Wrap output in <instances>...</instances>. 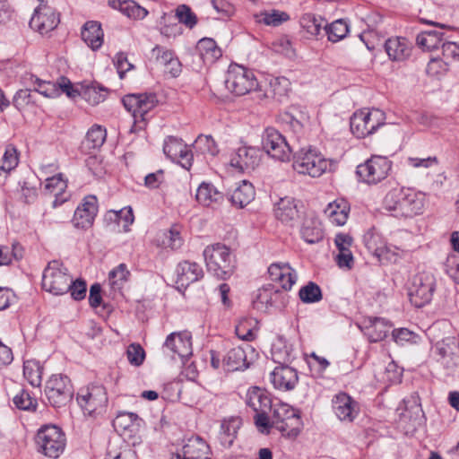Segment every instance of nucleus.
Returning a JSON list of instances; mask_svg holds the SVG:
<instances>
[{
  "mask_svg": "<svg viewBox=\"0 0 459 459\" xmlns=\"http://www.w3.org/2000/svg\"><path fill=\"white\" fill-rule=\"evenodd\" d=\"M151 53L152 57L154 59L157 65L163 68L169 65V61H171L172 57L175 56V53L172 50L158 45L152 49Z\"/></svg>",
  "mask_w": 459,
  "mask_h": 459,
  "instance_id": "nucleus-55",
  "label": "nucleus"
},
{
  "mask_svg": "<svg viewBox=\"0 0 459 459\" xmlns=\"http://www.w3.org/2000/svg\"><path fill=\"white\" fill-rule=\"evenodd\" d=\"M324 212L333 223L342 226L347 221L350 205L345 199H336L328 204Z\"/></svg>",
  "mask_w": 459,
  "mask_h": 459,
  "instance_id": "nucleus-40",
  "label": "nucleus"
},
{
  "mask_svg": "<svg viewBox=\"0 0 459 459\" xmlns=\"http://www.w3.org/2000/svg\"><path fill=\"white\" fill-rule=\"evenodd\" d=\"M82 39L93 51L98 50L103 44L104 33L100 22L95 21L87 22L82 29Z\"/></svg>",
  "mask_w": 459,
  "mask_h": 459,
  "instance_id": "nucleus-35",
  "label": "nucleus"
},
{
  "mask_svg": "<svg viewBox=\"0 0 459 459\" xmlns=\"http://www.w3.org/2000/svg\"><path fill=\"white\" fill-rule=\"evenodd\" d=\"M384 118V113L377 108L360 110L351 117V131L357 138H364L374 134L383 126Z\"/></svg>",
  "mask_w": 459,
  "mask_h": 459,
  "instance_id": "nucleus-13",
  "label": "nucleus"
},
{
  "mask_svg": "<svg viewBox=\"0 0 459 459\" xmlns=\"http://www.w3.org/2000/svg\"><path fill=\"white\" fill-rule=\"evenodd\" d=\"M226 88L237 96H242L258 87L254 72L237 64L229 66L226 79Z\"/></svg>",
  "mask_w": 459,
  "mask_h": 459,
  "instance_id": "nucleus-11",
  "label": "nucleus"
},
{
  "mask_svg": "<svg viewBox=\"0 0 459 459\" xmlns=\"http://www.w3.org/2000/svg\"><path fill=\"white\" fill-rule=\"evenodd\" d=\"M178 22L192 29L197 23V17L192 12L189 6L186 4L179 5L176 10L175 15Z\"/></svg>",
  "mask_w": 459,
  "mask_h": 459,
  "instance_id": "nucleus-54",
  "label": "nucleus"
},
{
  "mask_svg": "<svg viewBox=\"0 0 459 459\" xmlns=\"http://www.w3.org/2000/svg\"><path fill=\"white\" fill-rule=\"evenodd\" d=\"M108 5L134 20H142L148 14V11L134 0H108Z\"/></svg>",
  "mask_w": 459,
  "mask_h": 459,
  "instance_id": "nucleus-38",
  "label": "nucleus"
},
{
  "mask_svg": "<svg viewBox=\"0 0 459 459\" xmlns=\"http://www.w3.org/2000/svg\"><path fill=\"white\" fill-rule=\"evenodd\" d=\"M273 359L277 361L280 366L276 367L270 374V379L274 388L281 391H290L295 388L299 382V377L296 369L287 366L290 363L294 355L292 350H288L284 353L281 351H273Z\"/></svg>",
  "mask_w": 459,
  "mask_h": 459,
  "instance_id": "nucleus-4",
  "label": "nucleus"
},
{
  "mask_svg": "<svg viewBox=\"0 0 459 459\" xmlns=\"http://www.w3.org/2000/svg\"><path fill=\"white\" fill-rule=\"evenodd\" d=\"M36 441L42 453L50 458H57L63 453L65 446L64 433L60 428L55 425L40 428Z\"/></svg>",
  "mask_w": 459,
  "mask_h": 459,
  "instance_id": "nucleus-14",
  "label": "nucleus"
},
{
  "mask_svg": "<svg viewBox=\"0 0 459 459\" xmlns=\"http://www.w3.org/2000/svg\"><path fill=\"white\" fill-rule=\"evenodd\" d=\"M210 446L199 436L189 437L175 455L176 459H211Z\"/></svg>",
  "mask_w": 459,
  "mask_h": 459,
  "instance_id": "nucleus-27",
  "label": "nucleus"
},
{
  "mask_svg": "<svg viewBox=\"0 0 459 459\" xmlns=\"http://www.w3.org/2000/svg\"><path fill=\"white\" fill-rule=\"evenodd\" d=\"M204 277L202 267L195 262L183 261L176 268V284L178 289L186 290L191 283Z\"/></svg>",
  "mask_w": 459,
  "mask_h": 459,
  "instance_id": "nucleus-28",
  "label": "nucleus"
},
{
  "mask_svg": "<svg viewBox=\"0 0 459 459\" xmlns=\"http://www.w3.org/2000/svg\"><path fill=\"white\" fill-rule=\"evenodd\" d=\"M126 109L132 113L134 126L143 129L149 119V112L158 104V99L154 93L127 94L122 99Z\"/></svg>",
  "mask_w": 459,
  "mask_h": 459,
  "instance_id": "nucleus-7",
  "label": "nucleus"
},
{
  "mask_svg": "<svg viewBox=\"0 0 459 459\" xmlns=\"http://www.w3.org/2000/svg\"><path fill=\"white\" fill-rule=\"evenodd\" d=\"M299 299L306 304L316 303L323 299L321 288L314 281H308L299 290Z\"/></svg>",
  "mask_w": 459,
  "mask_h": 459,
  "instance_id": "nucleus-49",
  "label": "nucleus"
},
{
  "mask_svg": "<svg viewBox=\"0 0 459 459\" xmlns=\"http://www.w3.org/2000/svg\"><path fill=\"white\" fill-rule=\"evenodd\" d=\"M241 424V419L238 417H231L222 420L219 433V440L224 448H230L233 445Z\"/></svg>",
  "mask_w": 459,
  "mask_h": 459,
  "instance_id": "nucleus-37",
  "label": "nucleus"
},
{
  "mask_svg": "<svg viewBox=\"0 0 459 459\" xmlns=\"http://www.w3.org/2000/svg\"><path fill=\"white\" fill-rule=\"evenodd\" d=\"M426 203V195L410 187H395L387 192L384 208L396 218H411L421 214Z\"/></svg>",
  "mask_w": 459,
  "mask_h": 459,
  "instance_id": "nucleus-1",
  "label": "nucleus"
},
{
  "mask_svg": "<svg viewBox=\"0 0 459 459\" xmlns=\"http://www.w3.org/2000/svg\"><path fill=\"white\" fill-rule=\"evenodd\" d=\"M13 402L17 409L22 411H35L38 406L37 399L24 389L14 395Z\"/></svg>",
  "mask_w": 459,
  "mask_h": 459,
  "instance_id": "nucleus-50",
  "label": "nucleus"
},
{
  "mask_svg": "<svg viewBox=\"0 0 459 459\" xmlns=\"http://www.w3.org/2000/svg\"><path fill=\"white\" fill-rule=\"evenodd\" d=\"M76 401L84 414L95 416L105 411L108 399L103 385H90L79 389Z\"/></svg>",
  "mask_w": 459,
  "mask_h": 459,
  "instance_id": "nucleus-10",
  "label": "nucleus"
},
{
  "mask_svg": "<svg viewBox=\"0 0 459 459\" xmlns=\"http://www.w3.org/2000/svg\"><path fill=\"white\" fill-rule=\"evenodd\" d=\"M272 426L288 437H297L302 428L299 411L290 405L278 402L272 409Z\"/></svg>",
  "mask_w": 459,
  "mask_h": 459,
  "instance_id": "nucleus-3",
  "label": "nucleus"
},
{
  "mask_svg": "<svg viewBox=\"0 0 459 459\" xmlns=\"http://www.w3.org/2000/svg\"><path fill=\"white\" fill-rule=\"evenodd\" d=\"M246 404L254 411L271 410L273 401L267 390L259 386H251L246 394Z\"/></svg>",
  "mask_w": 459,
  "mask_h": 459,
  "instance_id": "nucleus-30",
  "label": "nucleus"
},
{
  "mask_svg": "<svg viewBox=\"0 0 459 459\" xmlns=\"http://www.w3.org/2000/svg\"><path fill=\"white\" fill-rule=\"evenodd\" d=\"M253 352L251 345L244 343L229 350L222 359V368L226 371L243 370L249 367L247 352Z\"/></svg>",
  "mask_w": 459,
  "mask_h": 459,
  "instance_id": "nucleus-26",
  "label": "nucleus"
},
{
  "mask_svg": "<svg viewBox=\"0 0 459 459\" xmlns=\"http://www.w3.org/2000/svg\"><path fill=\"white\" fill-rule=\"evenodd\" d=\"M18 164V156L14 148L6 149L3 156L2 169L10 171L14 169Z\"/></svg>",
  "mask_w": 459,
  "mask_h": 459,
  "instance_id": "nucleus-62",
  "label": "nucleus"
},
{
  "mask_svg": "<svg viewBox=\"0 0 459 459\" xmlns=\"http://www.w3.org/2000/svg\"><path fill=\"white\" fill-rule=\"evenodd\" d=\"M435 26L433 30H427L418 34L416 38L417 45L423 50H433L438 48L446 41V31L450 30V27H446L441 23H432Z\"/></svg>",
  "mask_w": 459,
  "mask_h": 459,
  "instance_id": "nucleus-25",
  "label": "nucleus"
},
{
  "mask_svg": "<svg viewBox=\"0 0 459 459\" xmlns=\"http://www.w3.org/2000/svg\"><path fill=\"white\" fill-rule=\"evenodd\" d=\"M255 195V191L253 185L247 180H243L238 183V186L230 195L229 200L233 206L241 209L250 204L254 200Z\"/></svg>",
  "mask_w": 459,
  "mask_h": 459,
  "instance_id": "nucleus-36",
  "label": "nucleus"
},
{
  "mask_svg": "<svg viewBox=\"0 0 459 459\" xmlns=\"http://www.w3.org/2000/svg\"><path fill=\"white\" fill-rule=\"evenodd\" d=\"M392 336L396 343L403 345L405 342H412L416 334L407 328H400L393 330Z\"/></svg>",
  "mask_w": 459,
  "mask_h": 459,
  "instance_id": "nucleus-61",
  "label": "nucleus"
},
{
  "mask_svg": "<svg viewBox=\"0 0 459 459\" xmlns=\"http://www.w3.org/2000/svg\"><path fill=\"white\" fill-rule=\"evenodd\" d=\"M130 275V272L127 270V267L125 264H120L116 268L111 270L108 273L109 281H111L113 285L118 284V281L123 282L126 281Z\"/></svg>",
  "mask_w": 459,
  "mask_h": 459,
  "instance_id": "nucleus-58",
  "label": "nucleus"
},
{
  "mask_svg": "<svg viewBox=\"0 0 459 459\" xmlns=\"http://www.w3.org/2000/svg\"><path fill=\"white\" fill-rule=\"evenodd\" d=\"M263 150L273 159L289 161L292 150L285 137L275 128L268 127L262 135Z\"/></svg>",
  "mask_w": 459,
  "mask_h": 459,
  "instance_id": "nucleus-15",
  "label": "nucleus"
},
{
  "mask_svg": "<svg viewBox=\"0 0 459 459\" xmlns=\"http://www.w3.org/2000/svg\"><path fill=\"white\" fill-rule=\"evenodd\" d=\"M59 14L48 5H39L30 18V27L40 34H46L58 25Z\"/></svg>",
  "mask_w": 459,
  "mask_h": 459,
  "instance_id": "nucleus-24",
  "label": "nucleus"
},
{
  "mask_svg": "<svg viewBox=\"0 0 459 459\" xmlns=\"http://www.w3.org/2000/svg\"><path fill=\"white\" fill-rule=\"evenodd\" d=\"M97 212V197L92 195H87L74 211L72 222L77 229L87 230L92 226Z\"/></svg>",
  "mask_w": 459,
  "mask_h": 459,
  "instance_id": "nucleus-20",
  "label": "nucleus"
},
{
  "mask_svg": "<svg viewBox=\"0 0 459 459\" xmlns=\"http://www.w3.org/2000/svg\"><path fill=\"white\" fill-rule=\"evenodd\" d=\"M141 422L142 419L136 413L120 411L113 420L112 425L120 435L128 434L131 436L138 430Z\"/></svg>",
  "mask_w": 459,
  "mask_h": 459,
  "instance_id": "nucleus-33",
  "label": "nucleus"
},
{
  "mask_svg": "<svg viewBox=\"0 0 459 459\" xmlns=\"http://www.w3.org/2000/svg\"><path fill=\"white\" fill-rule=\"evenodd\" d=\"M261 161V151L251 146H241L231 155L230 165L241 172L255 169Z\"/></svg>",
  "mask_w": 459,
  "mask_h": 459,
  "instance_id": "nucleus-21",
  "label": "nucleus"
},
{
  "mask_svg": "<svg viewBox=\"0 0 459 459\" xmlns=\"http://www.w3.org/2000/svg\"><path fill=\"white\" fill-rule=\"evenodd\" d=\"M336 255V263L339 267H347L351 269L353 264V255L349 248H342Z\"/></svg>",
  "mask_w": 459,
  "mask_h": 459,
  "instance_id": "nucleus-64",
  "label": "nucleus"
},
{
  "mask_svg": "<svg viewBox=\"0 0 459 459\" xmlns=\"http://www.w3.org/2000/svg\"><path fill=\"white\" fill-rule=\"evenodd\" d=\"M300 235L308 244H316L322 240L324 232L320 221L313 214L306 215L301 223Z\"/></svg>",
  "mask_w": 459,
  "mask_h": 459,
  "instance_id": "nucleus-32",
  "label": "nucleus"
},
{
  "mask_svg": "<svg viewBox=\"0 0 459 459\" xmlns=\"http://www.w3.org/2000/svg\"><path fill=\"white\" fill-rule=\"evenodd\" d=\"M107 130L100 125H93L87 132L83 144L89 150H98L105 143Z\"/></svg>",
  "mask_w": 459,
  "mask_h": 459,
  "instance_id": "nucleus-44",
  "label": "nucleus"
},
{
  "mask_svg": "<svg viewBox=\"0 0 459 459\" xmlns=\"http://www.w3.org/2000/svg\"><path fill=\"white\" fill-rule=\"evenodd\" d=\"M119 215V224L123 223L124 231H129V227L134 221V216L131 206H126L119 211H117Z\"/></svg>",
  "mask_w": 459,
  "mask_h": 459,
  "instance_id": "nucleus-63",
  "label": "nucleus"
},
{
  "mask_svg": "<svg viewBox=\"0 0 459 459\" xmlns=\"http://www.w3.org/2000/svg\"><path fill=\"white\" fill-rule=\"evenodd\" d=\"M304 214L303 205L290 196L280 198L274 205V215L283 224L293 227Z\"/></svg>",
  "mask_w": 459,
  "mask_h": 459,
  "instance_id": "nucleus-18",
  "label": "nucleus"
},
{
  "mask_svg": "<svg viewBox=\"0 0 459 459\" xmlns=\"http://www.w3.org/2000/svg\"><path fill=\"white\" fill-rule=\"evenodd\" d=\"M126 358L133 366H141L145 359V351L141 344L133 342L126 349Z\"/></svg>",
  "mask_w": 459,
  "mask_h": 459,
  "instance_id": "nucleus-53",
  "label": "nucleus"
},
{
  "mask_svg": "<svg viewBox=\"0 0 459 459\" xmlns=\"http://www.w3.org/2000/svg\"><path fill=\"white\" fill-rule=\"evenodd\" d=\"M87 291V284L84 280L77 279L75 281H73V278L71 279V283L69 284V290L71 297L74 300H82L85 298Z\"/></svg>",
  "mask_w": 459,
  "mask_h": 459,
  "instance_id": "nucleus-57",
  "label": "nucleus"
},
{
  "mask_svg": "<svg viewBox=\"0 0 459 459\" xmlns=\"http://www.w3.org/2000/svg\"><path fill=\"white\" fill-rule=\"evenodd\" d=\"M330 162L315 148H301L293 156L292 167L299 174L318 178L329 168Z\"/></svg>",
  "mask_w": 459,
  "mask_h": 459,
  "instance_id": "nucleus-5",
  "label": "nucleus"
},
{
  "mask_svg": "<svg viewBox=\"0 0 459 459\" xmlns=\"http://www.w3.org/2000/svg\"><path fill=\"white\" fill-rule=\"evenodd\" d=\"M307 119V115L299 110L296 107H291L289 111L282 115V120L289 125L290 130L297 135L302 133L304 122Z\"/></svg>",
  "mask_w": 459,
  "mask_h": 459,
  "instance_id": "nucleus-43",
  "label": "nucleus"
},
{
  "mask_svg": "<svg viewBox=\"0 0 459 459\" xmlns=\"http://www.w3.org/2000/svg\"><path fill=\"white\" fill-rule=\"evenodd\" d=\"M196 201L206 207L220 205L224 201V195L212 184L203 182L196 190Z\"/></svg>",
  "mask_w": 459,
  "mask_h": 459,
  "instance_id": "nucleus-34",
  "label": "nucleus"
},
{
  "mask_svg": "<svg viewBox=\"0 0 459 459\" xmlns=\"http://www.w3.org/2000/svg\"><path fill=\"white\" fill-rule=\"evenodd\" d=\"M269 278L282 291H289L298 280V274L289 263L276 262L268 267Z\"/></svg>",
  "mask_w": 459,
  "mask_h": 459,
  "instance_id": "nucleus-22",
  "label": "nucleus"
},
{
  "mask_svg": "<svg viewBox=\"0 0 459 459\" xmlns=\"http://www.w3.org/2000/svg\"><path fill=\"white\" fill-rule=\"evenodd\" d=\"M195 55L204 65H212L222 56L221 49L212 38L201 39L195 48Z\"/></svg>",
  "mask_w": 459,
  "mask_h": 459,
  "instance_id": "nucleus-31",
  "label": "nucleus"
},
{
  "mask_svg": "<svg viewBox=\"0 0 459 459\" xmlns=\"http://www.w3.org/2000/svg\"><path fill=\"white\" fill-rule=\"evenodd\" d=\"M436 290V279L429 272H420L415 274L409 286L408 297L410 302L416 307L429 304Z\"/></svg>",
  "mask_w": 459,
  "mask_h": 459,
  "instance_id": "nucleus-8",
  "label": "nucleus"
},
{
  "mask_svg": "<svg viewBox=\"0 0 459 459\" xmlns=\"http://www.w3.org/2000/svg\"><path fill=\"white\" fill-rule=\"evenodd\" d=\"M114 65L120 78H123L126 72L134 68V65L128 61L126 55L123 52H119L116 55Z\"/></svg>",
  "mask_w": 459,
  "mask_h": 459,
  "instance_id": "nucleus-60",
  "label": "nucleus"
},
{
  "mask_svg": "<svg viewBox=\"0 0 459 459\" xmlns=\"http://www.w3.org/2000/svg\"><path fill=\"white\" fill-rule=\"evenodd\" d=\"M323 19L311 13L304 14L300 19L301 27L311 36L319 35L323 27Z\"/></svg>",
  "mask_w": 459,
  "mask_h": 459,
  "instance_id": "nucleus-51",
  "label": "nucleus"
},
{
  "mask_svg": "<svg viewBox=\"0 0 459 459\" xmlns=\"http://www.w3.org/2000/svg\"><path fill=\"white\" fill-rule=\"evenodd\" d=\"M289 295L273 284H268L257 290L253 307L266 312L271 307L281 309L289 303Z\"/></svg>",
  "mask_w": 459,
  "mask_h": 459,
  "instance_id": "nucleus-17",
  "label": "nucleus"
},
{
  "mask_svg": "<svg viewBox=\"0 0 459 459\" xmlns=\"http://www.w3.org/2000/svg\"><path fill=\"white\" fill-rule=\"evenodd\" d=\"M390 328L391 325L385 319L375 317L369 320V325L365 328V334L370 342H377L387 336Z\"/></svg>",
  "mask_w": 459,
  "mask_h": 459,
  "instance_id": "nucleus-42",
  "label": "nucleus"
},
{
  "mask_svg": "<svg viewBox=\"0 0 459 459\" xmlns=\"http://www.w3.org/2000/svg\"><path fill=\"white\" fill-rule=\"evenodd\" d=\"M195 147L204 154L215 156L219 152L218 146L211 135H199L195 140Z\"/></svg>",
  "mask_w": 459,
  "mask_h": 459,
  "instance_id": "nucleus-52",
  "label": "nucleus"
},
{
  "mask_svg": "<svg viewBox=\"0 0 459 459\" xmlns=\"http://www.w3.org/2000/svg\"><path fill=\"white\" fill-rule=\"evenodd\" d=\"M42 367L39 361L29 359L23 362V376L34 387H39L42 381Z\"/></svg>",
  "mask_w": 459,
  "mask_h": 459,
  "instance_id": "nucleus-46",
  "label": "nucleus"
},
{
  "mask_svg": "<svg viewBox=\"0 0 459 459\" xmlns=\"http://www.w3.org/2000/svg\"><path fill=\"white\" fill-rule=\"evenodd\" d=\"M162 352L171 359L178 357L185 363L193 353L191 333L187 331L171 333L162 345Z\"/></svg>",
  "mask_w": 459,
  "mask_h": 459,
  "instance_id": "nucleus-16",
  "label": "nucleus"
},
{
  "mask_svg": "<svg viewBox=\"0 0 459 459\" xmlns=\"http://www.w3.org/2000/svg\"><path fill=\"white\" fill-rule=\"evenodd\" d=\"M66 187V181L63 179L61 173L46 179L44 190L46 194L53 195L55 196L52 203V206L54 208L63 204L67 200V197L64 196V192Z\"/></svg>",
  "mask_w": 459,
  "mask_h": 459,
  "instance_id": "nucleus-39",
  "label": "nucleus"
},
{
  "mask_svg": "<svg viewBox=\"0 0 459 459\" xmlns=\"http://www.w3.org/2000/svg\"><path fill=\"white\" fill-rule=\"evenodd\" d=\"M332 408L340 420L347 422H352L359 412L358 403L344 392H339L333 395Z\"/></svg>",
  "mask_w": 459,
  "mask_h": 459,
  "instance_id": "nucleus-23",
  "label": "nucleus"
},
{
  "mask_svg": "<svg viewBox=\"0 0 459 459\" xmlns=\"http://www.w3.org/2000/svg\"><path fill=\"white\" fill-rule=\"evenodd\" d=\"M448 70V64L439 57H433L427 65L426 72L430 76L444 74Z\"/></svg>",
  "mask_w": 459,
  "mask_h": 459,
  "instance_id": "nucleus-56",
  "label": "nucleus"
},
{
  "mask_svg": "<svg viewBox=\"0 0 459 459\" xmlns=\"http://www.w3.org/2000/svg\"><path fill=\"white\" fill-rule=\"evenodd\" d=\"M45 395L51 406L61 408L66 406L74 396V387L70 378L62 374L52 375L46 382Z\"/></svg>",
  "mask_w": 459,
  "mask_h": 459,
  "instance_id": "nucleus-12",
  "label": "nucleus"
},
{
  "mask_svg": "<svg viewBox=\"0 0 459 459\" xmlns=\"http://www.w3.org/2000/svg\"><path fill=\"white\" fill-rule=\"evenodd\" d=\"M255 18L258 23L277 27L287 22L290 19V15L285 12L273 9L256 13L255 14Z\"/></svg>",
  "mask_w": 459,
  "mask_h": 459,
  "instance_id": "nucleus-45",
  "label": "nucleus"
},
{
  "mask_svg": "<svg viewBox=\"0 0 459 459\" xmlns=\"http://www.w3.org/2000/svg\"><path fill=\"white\" fill-rule=\"evenodd\" d=\"M442 53L446 58L459 61V42L452 41L450 36L446 38V41L442 44Z\"/></svg>",
  "mask_w": 459,
  "mask_h": 459,
  "instance_id": "nucleus-59",
  "label": "nucleus"
},
{
  "mask_svg": "<svg viewBox=\"0 0 459 459\" xmlns=\"http://www.w3.org/2000/svg\"><path fill=\"white\" fill-rule=\"evenodd\" d=\"M108 94V90L107 88L92 83L83 90L82 98L91 106H96L103 102Z\"/></svg>",
  "mask_w": 459,
  "mask_h": 459,
  "instance_id": "nucleus-48",
  "label": "nucleus"
},
{
  "mask_svg": "<svg viewBox=\"0 0 459 459\" xmlns=\"http://www.w3.org/2000/svg\"><path fill=\"white\" fill-rule=\"evenodd\" d=\"M207 271L220 280L230 278L235 269L231 252L225 245L217 243L204 250Z\"/></svg>",
  "mask_w": 459,
  "mask_h": 459,
  "instance_id": "nucleus-2",
  "label": "nucleus"
},
{
  "mask_svg": "<svg viewBox=\"0 0 459 459\" xmlns=\"http://www.w3.org/2000/svg\"><path fill=\"white\" fill-rule=\"evenodd\" d=\"M385 49L392 61L403 62L411 54V45L405 38L396 37L388 39Z\"/></svg>",
  "mask_w": 459,
  "mask_h": 459,
  "instance_id": "nucleus-29",
  "label": "nucleus"
},
{
  "mask_svg": "<svg viewBox=\"0 0 459 459\" xmlns=\"http://www.w3.org/2000/svg\"><path fill=\"white\" fill-rule=\"evenodd\" d=\"M328 39L332 42H338L343 39L350 31V26L346 20L338 19L329 25L325 26Z\"/></svg>",
  "mask_w": 459,
  "mask_h": 459,
  "instance_id": "nucleus-47",
  "label": "nucleus"
},
{
  "mask_svg": "<svg viewBox=\"0 0 459 459\" xmlns=\"http://www.w3.org/2000/svg\"><path fill=\"white\" fill-rule=\"evenodd\" d=\"M164 154L174 162H178L186 169H190L193 161V153L182 139L169 135L164 140Z\"/></svg>",
  "mask_w": 459,
  "mask_h": 459,
  "instance_id": "nucleus-19",
  "label": "nucleus"
},
{
  "mask_svg": "<svg viewBox=\"0 0 459 459\" xmlns=\"http://www.w3.org/2000/svg\"><path fill=\"white\" fill-rule=\"evenodd\" d=\"M392 169V161L387 157L372 155L365 162L356 168V176L359 182L376 185L388 176Z\"/></svg>",
  "mask_w": 459,
  "mask_h": 459,
  "instance_id": "nucleus-9",
  "label": "nucleus"
},
{
  "mask_svg": "<svg viewBox=\"0 0 459 459\" xmlns=\"http://www.w3.org/2000/svg\"><path fill=\"white\" fill-rule=\"evenodd\" d=\"M72 276L64 264L53 260L48 264L42 274V289L53 295H64L69 290Z\"/></svg>",
  "mask_w": 459,
  "mask_h": 459,
  "instance_id": "nucleus-6",
  "label": "nucleus"
},
{
  "mask_svg": "<svg viewBox=\"0 0 459 459\" xmlns=\"http://www.w3.org/2000/svg\"><path fill=\"white\" fill-rule=\"evenodd\" d=\"M363 242L368 252L377 257L380 258L389 251L384 238L374 228L363 235Z\"/></svg>",
  "mask_w": 459,
  "mask_h": 459,
  "instance_id": "nucleus-41",
  "label": "nucleus"
}]
</instances>
